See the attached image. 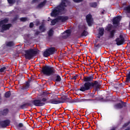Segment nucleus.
Returning a JSON list of instances; mask_svg holds the SVG:
<instances>
[{"label":"nucleus","instance_id":"50","mask_svg":"<svg viewBox=\"0 0 130 130\" xmlns=\"http://www.w3.org/2000/svg\"><path fill=\"white\" fill-rule=\"evenodd\" d=\"M101 14H104V12L102 11Z\"/></svg>","mask_w":130,"mask_h":130},{"label":"nucleus","instance_id":"9","mask_svg":"<svg viewBox=\"0 0 130 130\" xmlns=\"http://www.w3.org/2000/svg\"><path fill=\"white\" fill-rule=\"evenodd\" d=\"M86 22L89 26H92V23L93 22V18L92 15L88 14L86 16Z\"/></svg>","mask_w":130,"mask_h":130},{"label":"nucleus","instance_id":"44","mask_svg":"<svg viewBox=\"0 0 130 130\" xmlns=\"http://www.w3.org/2000/svg\"><path fill=\"white\" fill-rule=\"evenodd\" d=\"M39 34H40V31H37L35 33V36H37V35H39Z\"/></svg>","mask_w":130,"mask_h":130},{"label":"nucleus","instance_id":"13","mask_svg":"<svg viewBox=\"0 0 130 130\" xmlns=\"http://www.w3.org/2000/svg\"><path fill=\"white\" fill-rule=\"evenodd\" d=\"M104 35V28L103 27H99V34H98V38L100 39L102 36Z\"/></svg>","mask_w":130,"mask_h":130},{"label":"nucleus","instance_id":"35","mask_svg":"<svg viewBox=\"0 0 130 130\" xmlns=\"http://www.w3.org/2000/svg\"><path fill=\"white\" fill-rule=\"evenodd\" d=\"M84 99H76L75 103H79L80 102H84Z\"/></svg>","mask_w":130,"mask_h":130},{"label":"nucleus","instance_id":"19","mask_svg":"<svg viewBox=\"0 0 130 130\" xmlns=\"http://www.w3.org/2000/svg\"><path fill=\"white\" fill-rule=\"evenodd\" d=\"M46 3H47V1L44 0L43 2H41L38 5V8H43L45 5H46Z\"/></svg>","mask_w":130,"mask_h":130},{"label":"nucleus","instance_id":"16","mask_svg":"<svg viewBox=\"0 0 130 130\" xmlns=\"http://www.w3.org/2000/svg\"><path fill=\"white\" fill-rule=\"evenodd\" d=\"M115 33H116V30H115V29H112L110 31L108 36V39H113V38H114Z\"/></svg>","mask_w":130,"mask_h":130},{"label":"nucleus","instance_id":"27","mask_svg":"<svg viewBox=\"0 0 130 130\" xmlns=\"http://www.w3.org/2000/svg\"><path fill=\"white\" fill-rule=\"evenodd\" d=\"M112 29V25H110V24H109V26H108L106 28V31H108V32H110Z\"/></svg>","mask_w":130,"mask_h":130},{"label":"nucleus","instance_id":"30","mask_svg":"<svg viewBox=\"0 0 130 130\" xmlns=\"http://www.w3.org/2000/svg\"><path fill=\"white\" fill-rule=\"evenodd\" d=\"M89 34L88 33V31H86L85 30H83V32L81 34V36H87Z\"/></svg>","mask_w":130,"mask_h":130},{"label":"nucleus","instance_id":"36","mask_svg":"<svg viewBox=\"0 0 130 130\" xmlns=\"http://www.w3.org/2000/svg\"><path fill=\"white\" fill-rule=\"evenodd\" d=\"M6 69H7V68H6V67H2L0 69V73H4V72H5V71H6Z\"/></svg>","mask_w":130,"mask_h":130},{"label":"nucleus","instance_id":"31","mask_svg":"<svg viewBox=\"0 0 130 130\" xmlns=\"http://www.w3.org/2000/svg\"><path fill=\"white\" fill-rule=\"evenodd\" d=\"M27 17H21L20 18V20L21 22H26V21H27Z\"/></svg>","mask_w":130,"mask_h":130},{"label":"nucleus","instance_id":"2","mask_svg":"<svg viewBox=\"0 0 130 130\" xmlns=\"http://www.w3.org/2000/svg\"><path fill=\"white\" fill-rule=\"evenodd\" d=\"M83 80L85 83L78 89L79 91L85 92V91L92 90L93 88H95V91H98V90L100 89V87L101 86L100 82H98L97 80H95L93 82L94 75H91L87 77H84Z\"/></svg>","mask_w":130,"mask_h":130},{"label":"nucleus","instance_id":"22","mask_svg":"<svg viewBox=\"0 0 130 130\" xmlns=\"http://www.w3.org/2000/svg\"><path fill=\"white\" fill-rule=\"evenodd\" d=\"M57 22H58V18L53 19L51 21V26H54V25H55V24H56V23H57Z\"/></svg>","mask_w":130,"mask_h":130},{"label":"nucleus","instance_id":"38","mask_svg":"<svg viewBox=\"0 0 130 130\" xmlns=\"http://www.w3.org/2000/svg\"><path fill=\"white\" fill-rule=\"evenodd\" d=\"M78 77H79V75L76 74L75 76H74L73 77H72L71 79L72 80H77V78H78Z\"/></svg>","mask_w":130,"mask_h":130},{"label":"nucleus","instance_id":"53","mask_svg":"<svg viewBox=\"0 0 130 130\" xmlns=\"http://www.w3.org/2000/svg\"><path fill=\"white\" fill-rule=\"evenodd\" d=\"M93 93H95V91H93Z\"/></svg>","mask_w":130,"mask_h":130},{"label":"nucleus","instance_id":"48","mask_svg":"<svg viewBox=\"0 0 130 130\" xmlns=\"http://www.w3.org/2000/svg\"><path fill=\"white\" fill-rule=\"evenodd\" d=\"M64 126H67V127H69L70 126V123H68L67 125Z\"/></svg>","mask_w":130,"mask_h":130},{"label":"nucleus","instance_id":"17","mask_svg":"<svg viewBox=\"0 0 130 130\" xmlns=\"http://www.w3.org/2000/svg\"><path fill=\"white\" fill-rule=\"evenodd\" d=\"M30 87V81L26 82L25 85L21 86V90H28Z\"/></svg>","mask_w":130,"mask_h":130},{"label":"nucleus","instance_id":"56","mask_svg":"<svg viewBox=\"0 0 130 130\" xmlns=\"http://www.w3.org/2000/svg\"><path fill=\"white\" fill-rule=\"evenodd\" d=\"M122 83H120V85H121Z\"/></svg>","mask_w":130,"mask_h":130},{"label":"nucleus","instance_id":"3","mask_svg":"<svg viewBox=\"0 0 130 130\" xmlns=\"http://www.w3.org/2000/svg\"><path fill=\"white\" fill-rule=\"evenodd\" d=\"M56 71L55 69L50 66L46 65L42 68V73L46 76H50L49 80L55 83H60L61 82V77L58 74H55Z\"/></svg>","mask_w":130,"mask_h":130},{"label":"nucleus","instance_id":"23","mask_svg":"<svg viewBox=\"0 0 130 130\" xmlns=\"http://www.w3.org/2000/svg\"><path fill=\"white\" fill-rule=\"evenodd\" d=\"M39 30H41L42 32H45L46 31V28H45V26L44 24H42L39 26Z\"/></svg>","mask_w":130,"mask_h":130},{"label":"nucleus","instance_id":"28","mask_svg":"<svg viewBox=\"0 0 130 130\" xmlns=\"http://www.w3.org/2000/svg\"><path fill=\"white\" fill-rule=\"evenodd\" d=\"M124 10L126 12V13H128V14H129L130 13V5L124 7Z\"/></svg>","mask_w":130,"mask_h":130},{"label":"nucleus","instance_id":"34","mask_svg":"<svg viewBox=\"0 0 130 130\" xmlns=\"http://www.w3.org/2000/svg\"><path fill=\"white\" fill-rule=\"evenodd\" d=\"M68 98V94L65 93V95H63L62 96V100H64V101H66Z\"/></svg>","mask_w":130,"mask_h":130},{"label":"nucleus","instance_id":"39","mask_svg":"<svg viewBox=\"0 0 130 130\" xmlns=\"http://www.w3.org/2000/svg\"><path fill=\"white\" fill-rule=\"evenodd\" d=\"M129 123H130V122H128L127 123H124L123 125V127H126V126H127V125H128Z\"/></svg>","mask_w":130,"mask_h":130},{"label":"nucleus","instance_id":"11","mask_svg":"<svg viewBox=\"0 0 130 130\" xmlns=\"http://www.w3.org/2000/svg\"><path fill=\"white\" fill-rule=\"evenodd\" d=\"M12 26V23H8L7 24H2V32L3 31H7V30H10V28Z\"/></svg>","mask_w":130,"mask_h":130},{"label":"nucleus","instance_id":"15","mask_svg":"<svg viewBox=\"0 0 130 130\" xmlns=\"http://www.w3.org/2000/svg\"><path fill=\"white\" fill-rule=\"evenodd\" d=\"M58 20L59 21H61L62 23H63V22H66L69 20V16H60L58 17Z\"/></svg>","mask_w":130,"mask_h":130},{"label":"nucleus","instance_id":"43","mask_svg":"<svg viewBox=\"0 0 130 130\" xmlns=\"http://www.w3.org/2000/svg\"><path fill=\"white\" fill-rule=\"evenodd\" d=\"M18 127H23V126H24V125L23 124V123H20L18 125Z\"/></svg>","mask_w":130,"mask_h":130},{"label":"nucleus","instance_id":"20","mask_svg":"<svg viewBox=\"0 0 130 130\" xmlns=\"http://www.w3.org/2000/svg\"><path fill=\"white\" fill-rule=\"evenodd\" d=\"M53 34H54V31L52 28H51L48 32V37H52V36H53Z\"/></svg>","mask_w":130,"mask_h":130},{"label":"nucleus","instance_id":"55","mask_svg":"<svg viewBox=\"0 0 130 130\" xmlns=\"http://www.w3.org/2000/svg\"><path fill=\"white\" fill-rule=\"evenodd\" d=\"M106 98H108V96H107Z\"/></svg>","mask_w":130,"mask_h":130},{"label":"nucleus","instance_id":"41","mask_svg":"<svg viewBox=\"0 0 130 130\" xmlns=\"http://www.w3.org/2000/svg\"><path fill=\"white\" fill-rule=\"evenodd\" d=\"M74 3H81V2H83V0H73Z\"/></svg>","mask_w":130,"mask_h":130},{"label":"nucleus","instance_id":"18","mask_svg":"<svg viewBox=\"0 0 130 130\" xmlns=\"http://www.w3.org/2000/svg\"><path fill=\"white\" fill-rule=\"evenodd\" d=\"M9 23V18H5L4 20L0 21V27H2V25L8 24Z\"/></svg>","mask_w":130,"mask_h":130},{"label":"nucleus","instance_id":"46","mask_svg":"<svg viewBox=\"0 0 130 130\" xmlns=\"http://www.w3.org/2000/svg\"><path fill=\"white\" fill-rule=\"evenodd\" d=\"M71 103H76V99L71 100Z\"/></svg>","mask_w":130,"mask_h":130},{"label":"nucleus","instance_id":"4","mask_svg":"<svg viewBox=\"0 0 130 130\" xmlns=\"http://www.w3.org/2000/svg\"><path fill=\"white\" fill-rule=\"evenodd\" d=\"M66 4H69V0H61V3L53 10L51 13V17H57L59 15V13L63 12L64 9L67 8Z\"/></svg>","mask_w":130,"mask_h":130},{"label":"nucleus","instance_id":"42","mask_svg":"<svg viewBox=\"0 0 130 130\" xmlns=\"http://www.w3.org/2000/svg\"><path fill=\"white\" fill-rule=\"evenodd\" d=\"M65 32H66V33L68 34V35H71V30L68 29V30H66Z\"/></svg>","mask_w":130,"mask_h":130},{"label":"nucleus","instance_id":"47","mask_svg":"<svg viewBox=\"0 0 130 130\" xmlns=\"http://www.w3.org/2000/svg\"><path fill=\"white\" fill-rule=\"evenodd\" d=\"M38 1H40V0H32V3H36V2H38Z\"/></svg>","mask_w":130,"mask_h":130},{"label":"nucleus","instance_id":"5","mask_svg":"<svg viewBox=\"0 0 130 130\" xmlns=\"http://www.w3.org/2000/svg\"><path fill=\"white\" fill-rule=\"evenodd\" d=\"M24 57L25 59H32L34 57V55H36L38 52L35 50L34 49H29L28 50H25L24 51Z\"/></svg>","mask_w":130,"mask_h":130},{"label":"nucleus","instance_id":"29","mask_svg":"<svg viewBox=\"0 0 130 130\" xmlns=\"http://www.w3.org/2000/svg\"><path fill=\"white\" fill-rule=\"evenodd\" d=\"M7 2L9 5H14L16 3V0H7Z\"/></svg>","mask_w":130,"mask_h":130},{"label":"nucleus","instance_id":"7","mask_svg":"<svg viewBox=\"0 0 130 130\" xmlns=\"http://www.w3.org/2000/svg\"><path fill=\"white\" fill-rule=\"evenodd\" d=\"M124 37H123L122 35H120L119 38H117L115 39L116 45H118V46L123 45V44H124Z\"/></svg>","mask_w":130,"mask_h":130},{"label":"nucleus","instance_id":"10","mask_svg":"<svg viewBox=\"0 0 130 130\" xmlns=\"http://www.w3.org/2000/svg\"><path fill=\"white\" fill-rule=\"evenodd\" d=\"M120 16H118L117 17H114L113 19L112 22H113V24L114 25H116V26H118L119 22H120Z\"/></svg>","mask_w":130,"mask_h":130},{"label":"nucleus","instance_id":"14","mask_svg":"<svg viewBox=\"0 0 130 130\" xmlns=\"http://www.w3.org/2000/svg\"><path fill=\"white\" fill-rule=\"evenodd\" d=\"M9 112L10 110L8 108L5 109L3 111H0V116H2V115L7 116V114H9Z\"/></svg>","mask_w":130,"mask_h":130},{"label":"nucleus","instance_id":"37","mask_svg":"<svg viewBox=\"0 0 130 130\" xmlns=\"http://www.w3.org/2000/svg\"><path fill=\"white\" fill-rule=\"evenodd\" d=\"M88 101H94V100L92 99H83V102H86Z\"/></svg>","mask_w":130,"mask_h":130},{"label":"nucleus","instance_id":"12","mask_svg":"<svg viewBox=\"0 0 130 130\" xmlns=\"http://www.w3.org/2000/svg\"><path fill=\"white\" fill-rule=\"evenodd\" d=\"M121 103H118L115 105V108H117L118 109H121V108H123L124 107H126V103H124L122 102V101H121Z\"/></svg>","mask_w":130,"mask_h":130},{"label":"nucleus","instance_id":"24","mask_svg":"<svg viewBox=\"0 0 130 130\" xmlns=\"http://www.w3.org/2000/svg\"><path fill=\"white\" fill-rule=\"evenodd\" d=\"M89 6L91 8H96L98 6V4L96 2L90 3Z\"/></svg>","mask_w":130,"mask_h":130},{"label":"nucleus","instance_id":"33","mask_svg":"<svg viewBox=\"0 0 130 130\" xmlns=\"http://www.w3.org/2000/svg\"><path fill=\"white\" fill-rule=\"evenodd\" d=\"M19 19V15H16L14 17V18L12 20L13 22H16Z\"/></svg>","mask_w":130,"mask_h":130},{"label":"nucleus","instance_id":"40","mask_svg":"<svg viewBox=\"0 0 130 130\" xmlns=\"http://www.w3.org/2000/svg\"><path fill=\"white\" fill-rule=\"evenodd\" d=\"M34 27V23L30 22L29 24V28H33Z\"/></svg>","mask_w":130,"mask_h":130},{"label":"nucleus","instance_id":"32","mask_svg":"<svg viewBox=\"0 0 130 130\" xmlns=\"http://www.w3.org/2000/svg\"><path fill=\"white\" fill-rule=\"evenodd\" d=\"M72 98H67V99L65 101V102H67L68 103H72Z\"/></svg>","mask_w":130,"mask_h":130},{"label":"nucleus","instance_id":"21","mask_svg":"<svg viewBox=\"0 0 130 130\" xmlns=\"http://www.w3.org/2000/svg\"><path fill=\"white\" fill-rule=\"evenodd\" d=\"M6 45L8 47H12L13 46H15V43L13 41H10L6 43Z\"/></svg>","mask_w":130,"mask_h":130},{"label":"nucleus","instance_id":"52","mask_svg":"<svg viewBox=\"0 0 130 130\" xmlns=\"http://www.w3.org/2000/svg\"><path fill=\"white\" fill-rule=\"evenodd\" d=\"M102 100H103V98H102Z\"/></svg>","mask_w":130,"mask_h":130},{"label":"nucleus","instance_id":"8","mask_svg":"<svg viewBox=\"0 0 130 130\" xmlns=\"http://www.w3.org/2000/svg\"><path fill=\"white\" fill-rule=\"evenodd\" d=\"M11 120L9 119L0 121V127L2 128H6L7 126H10Z\"/></svg>","mask_w":130,"mask_h":130},{"label":"nucleus","instance_id":"51","mask_svg":"<svg viewBox=\"0 0 130 130\" xmlns=\"http://www.w3.org/2000/svg\"><path fill=\"white\" fill-rule=\"evenodd\" d=\"M42 111H40V112H39L38 113H42Z\"/></svg>","mask_w":130,"mask_h":130},{"label":"nucleus","instance_id":"26","mask_svg":"<svg viewBox=\"0 0 130 130\" xmlns=\"http://www.w3.org/2000/svg\"><path fill=\"white\" fill-rule=\"evenodd\" d=\"M96 88H95V90L94 93H88V96H89V98H95V93H96Z\"/></svg>","mask_w":130,"mask_h":130},{"label":"nucleus","instance_id":"54","mask_svg":"<svg viewBox=\"0 0 130 130\" xmlns=\"http://www.w3.org/2000/svg\"><path fill=\"white\" fill-rule=\"evenodd\" d=\"M55 113V112H54V113H53V114H54Z\"/></svg>","mask_w":130,"mask_h":130},{"label":"nucleus","instance_id":"25","mask_svg":"<svg viewBox=\"0 0 130 130\" xmlns=\"http://www.w3.org/2000/svg\"><path fill=\"white\" fill-rule=\"evenodd\" d=\"M11 95H12L11 91H8L5 93V98H10V97H11Z\"/></svg>","mask_w":130,"mask_h":130},{"label":"nucleus","instance_id":"49","mask_svg":"<svg viewBox=\"0 0 130 130\" xmlns=\"http://www.w3.org/2000/svg\"><path fill=\"white\" fill-rule=\"evenodd\" d=\"M110 130H116L115 127H113L112 129H111Z\"/></svg>","mask_w":130,"mask_h":130},{"label":"nucleus","instance_id":"45","mask_svg":"<svg viewBox=\"0 0 130 130\" xmlns=\"http://www.w3.org/2000/svg\"><path fill=\"white\" fill-rule=\"evenodd\" d=\"M96 43H97V42H96L95 43H94V47H99V46H100V44H98L97 45L96 44Z\"/></svg>","mask_w":130,"mask_h":130},{"label":"nucleus","instance_id":"1","mask_svg":"<svg viewBox=\"0 0 130 130\" xmlns=\"http://www.w3.org/2000/svg\"><path fill=\"white\" fill-rule=\"evenodd\" d=\"M31 103H25L19 106V109H26L28 106L33 107V105L38 107L44 106L45 104H60V103H64V101H60L59 99L56 96L52 99L47 101V99L45 98H42L41 100L35 99L30 101Z\"/></svg>","mask_w":130,"mask_h":130},{"label":"nucleus","instance_id":"6","mask_svg":"<svg viewBox=\"0 0 130 130\" xmlns=\"http://www.w3.org/2000/svg\"><path fill=\"white\" fill-rule=\"evenodd\" d=\"M57 50L55 49V47H51L46 49L43 53L44 57H48L50 55L54 54V52H56Z\"/></svg>","mask_w":130,"mask_h":130}]
</instances>
